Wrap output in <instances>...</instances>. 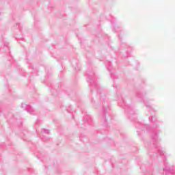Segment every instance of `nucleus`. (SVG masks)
<instances>
[{
	"mask_svg": "<svg viewBox=\"0 0 175 175\" xmlns=\"http://www.w3.org/2000/svg\"><path fill=\"white\" fill-rule=\"evenodd\" d=\"M135 96L139 102H144V105H145L147 110H148L150 113H154V107H152L154 99L147 97V92L146 90L137 92Z\"/></svg>",
	"mask_w": 175,
	"mask_h": 175,
	"instance_id": "1",
	"label": "nucleus"
},
{
	"mask_svg": "<svg viewBox=\"0 0 175 175\" xmlns=\"http://www.w3.org/2000/svg\"><path fill=\"white\" fill-rule=\"evenodd\" d=\"M100 100L103 104V118H105V122H106V113H107L110 108L109 107V102L107 101V98H106V95L103 93H100Z\"/></svg>",
	"mask_w": 175,
	"mask_h": 175,
	"instance_id": "2",
	"label": "nucleus"
},
{
	"mask_svg": "<svg viewBox=\"0 0 175 175\" xmlns=\"http://www.w3.org/2000/svg\"><path fill=\"white\" fill-rule=\"evenodd\" d=\"M160 173L163 175H175V166L164 161V167Z\"/></svg>",
	"mask_w": 175,
	"mask_h": 175,
	"instance_id": "3",
	"label": "nucleus"
},
{
	"mask_svg": "<svg viewBox=\"0 0 175 175\" xmlns=\"http://www.w3.org/2000/svg\"><path fill=\"white\" fill-rule=\"evenodd\" d=\"M118 99H120V101L119 102V106L124 109L125 113H129V114H135V110L133 109V108L126 105V103H125V100H124V98H122L121 94L118 96Z\"/></svg>",
	"mask_w": 175,
	"mask_h": 175,
	"instance_id": "4",
	"label": "nucleus"
},
{
	"mask_svg": "<svg viewBox=\"0 0 175 175\" xmlns=\"http://www.w3.org/2000/svg\"><path fill=\"white\" fill-rule=\"evenodd\" d=\"M86 76L88 77L87 81L89 82L92 87H98L95 80V74L94 72H90V71H88Z\"/></svg>",
	"mask_w": 175,
	"mask_h": 175,
	"instance_id": "5",
	"label": "nucleus"
},
{
	"mask_svg": "<svg viewBox=\"0 0 175 175\" xmlns=\"http://www.w3.org/2000/svg\"><path fill=\"white\" fill-rule=\"evenodd\" d=\"M159 133L155 130H152L151 139L153 142V146H157V143H158V134Z\"/></svg>",
	"mask_w": 175,
	"mask_h": 175,
	"instance_id": "6",
	"label": "nucleus"
},
{
	"mask_svg": "<svg viewBox=\"0 0 175 175\" xmlns=\"http://www.w3.org/2000/svg\"><path fill=\"white\" fill-rule=\"evenodd\" d=\"M22 109H24V110H27V113H29L30 114H35V110L32 109L31 105H28L27 104L22 103L21 104Z\"/></svg>",
	"mask_w": 175,
	"mask_h": 175,
	"instance_id": "7",
	"label": "nucleus"
},
{
	"mask_svg": "<svg viewBox=\"0 0 175 175\" xmlns=\"http://www.w3.org/2000/svg\"><path fill=\"white\" fill-rule=\"evenodd\" d=\"M135 126L136 128H137V129H139L141 131H144V129H146V131H149L150 129V126L147 124H143L140 122L136 123Z\"/></svg>",
	"mask_w": 175,
	"mask_h": 175,
	"instance_id": "8",
	"label": "nucleus"
},
{
	"mask_svg": "<svg viewBox=\"0 0 175 175\" xmlns=\"http://www.w3.org/2000/svg\"><path fill=\"white\" fill-rule=\"evenodd\" d=\"M105 66H106L107 70H109V72L111 73V74H110V75H111V77L112 79H114L113 74V72H111V62H107L105 63Z\"/></svg>",
	"mask_w": 175,
	"mask_h": 175,
	"instance_id": "9",
	"label": "nucleus"
},
{
	"mask_svg": "<svg viewBox=\"0 0 175 175\" xmlns=\"http://www.w3.org/2000/svg\"><path fill=\"white\" fill-rule=\"evenodd\" d=\"M156 151H157V155H160L161 157H162V155H165V152L163 151L162 147L159 146H157Z\"/></svg>",
	"mask_w": 175,
	"mask_h": 175,
	"instance_id": "10",
	"label": "nucleus"
},
{
	"mask_svg": "<svg viewBox=\"0 0 175 175\" xmlns=\"http://www.w3.org/2000/svg\"><path fill=\"white\" fill-rule=\"evenodd\" d=\"M157 118L155 116L149 117V121L151 122H155Z\"/></svg>",
	"mask_w": 175,
	"mask_h": 175,
	"instance_id": "11",
	"label": "nucleus"
},
{
	"mask_svg": "<svg viewBox=\"0 0 175 175\" xmlns=\"http://www.w3.org/2000/svg\"><path fill=\"white\" fill-rule=\"evenodd\" d=\"M42 133H46V135H49V133H50V130L44 129L42 131Z\"/></svg>",
	"mask_w": 175,
	"mask_h": 175,
	"instance_id": "12",
	"label": "nucleus"
},
{
	"mask_svg": "<svg viewBox=\"0 0 175 175\" xmlns=\"http://www.w3.org/2000/svg\"><path fill=\"white\" fill-rule=\"evenodd\" d=\"M72 65L75 68V69H76V66H77V61H76V60L72 61Z\"/></svg>",
	"mask_w": 175,
	"mask_h": 175,
	"instance_id": "13",
	"label": "nucleus"
},
{
	"mask_svg": "<svg viewBox=\"0 0 175 175\" xmlns=\"http://www.w3.org/2000/svg\"><path fill=\"white\" fill-rule=\"evenodd\" d=\"M158 123H159V122H156V127L158 126Z\"/></svg>",
	"mask_w": 175,
	"mask_h": 175,
	"instance_id": "14",
	"label": "nucleus"
},
{
	"mask_svg": "<svg viewBox=\"0 0 175 175\" xmlns=\"http://www.w3.org/2000/svg\"><path fill=\"white\" fill-rule=\"evenodd\" d=\"M4 47H5L6 49H8V45H4Z\"/></svg>",
	"mask_w": 175,
	"mask_h": 175,
	"instance_id": "15",
	"label": "nucleus"
},
{
	"mask_svg": "<svg viewBox=\"0 0 175 175\" xmlns=\"http://www.w3.org/2000/svg\"><path fill=\"white\" fill-rule=\"evenodd\" d=\"M137 132L139 133V132H140V131L139 130H137Z\"/></svg>",
	"mask_w": 175,
	"mask_h": 175,
	"instance_id": "16",
	"label": "nucleus"
}]
</instances>
